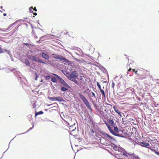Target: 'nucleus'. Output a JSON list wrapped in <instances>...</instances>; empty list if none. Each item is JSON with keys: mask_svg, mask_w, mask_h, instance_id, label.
<instances>
[{"mask_svg": "<svg viewBox=\"0 0 159 159\" xmlns=\"http://www.w3.org/2000/svg\"><path fill=\"white\" fill-rule=\"evenodd\" d=\"M113 140L112 137L107 134H105L103 136L101 137L100 139L101 143L105 145H110L111 143V141Z\"/></svg>", "mask_w": 159, "mask_h": 159, "instance_id": "nucleus-1", "label": "nucleus"}, {"mask_svg": "<svg viewBox=\"0 0 159 159\" xmlns=\"http://www.w3.org/2000/svg\"><path fill=\"white\" fill-rule=\"evenodd\" d=\"M134 157L133 154L132 155L129 154H125L121 151H120V152H118V153L115 154V157L118 159H130L131 157Z\"/></svg>", "mask_w": 159, "mask_h": 159, "instance_id": "nucleus-2", "label": "nucleus"}, {"mask_svg": "<svg viewBox=\"0 0 159 159\" xmlns=\"http://www.w3.org/2000/svg\"><path fill=\"white\" fill-rule=\"evenodd\" d=\"M146 71L144 69H139L137 75L141 79H144L146 78Z\"/></svg>", "mask_w": 159, "mask_h": 159, "instance_id": "nucleus-3", "label": "nucleus"}, {"mask_svg": "<svg viewBox=\"0 0 159 159\" xmlns=\"http://www.w3.org/2000/svg\"><path fill=\"white\" fill-rule=\"evenodd\" d=\"M28 58L32 61L38 62L39 63H42L45 64V62L41 60L39 57H37L36 56H32V55H28L27 56Z\"/></svg>", "mask_w": 159, "mask_h": 159, "instance_id": "nucleus-4", "label": "nucleus"}, {"mask_svg": "<svg viewBox=\"0 0 159 159\" xmlns=\"http://www.w3.org/2000/svg\"><path fill=\"white\" fill-rule=\"evenodd\" d=\"M79 97H80L83 102L86 105L88 108L90 109H91V107L89 103L86 98L81 93H78Z\"/></svg>", "mask_w": 159, "mask_h": 159, "instance_id": "nucleus-5", "label": "nucleus"}, {"mask_svg": "<svg viewBox=\"0 0 159 159\" xmlns=\"http://www.w3.org/2000/svg\"><path fill=\"white\" fill-rule=\"evenodd\" d=\"M78 75V74L76 71H73L69 75L68 79L70 80L71 79H73L77 77Z\"/></svg>", "mask_w": 159, "mask_h": 159, "instance_id": "nucleus-6", "label": "nucleus"}, {"mask_svg": "<svg viewBox=\"0 0 159 159\" xmlns=\"http://www.w3.org/2000/svg\"><path fill=\"white\" fill-rule=\"evenodd\" d=\"M110 131L113 135L119 136V134L117 133L118 131V129L117 127H114L113 128V130L111 129H111H110Z\"/></svg>", "mask_w": 159, "mask_h": 159, "instance_id": "nucleus-7", "label": "nucleus"}, {"mask_svg": "<svg viewBox=\"0 0 159 159\" xmlns=\"http://www.w3.org/2000/svg\"><path fill=\"white\" fill-rule=\"evenodd\" d=\"M59 82L62 84L63 85L65 86L66 87L68 88H70V86L68 85V84L66 83L63 80V79L61 77H60L57 79Z\"/></svg>", "mask_w": 159, "mask_h": 159, "instance_id": "nucleus-8", "label": "nucleus"}, {"mask_svg": "<svg viewBox=\"0 0 159 159\" xmlns=\"http://www.w3.org/2000/svg\"><path fill=\"white\" fill-rule=\"evenodd\" d=\"M49 99L52 101H56L59 102L62 101L63 100L62 98L59 97H49Z\"/></svg>", "mask_w": 159, "mask_h": 159, "instance_id": "nucleus-9", "label": "nucleus"}, {"mask_svg": "<svg viewBox=\"0 0 159 159\" xmlns=\"http://www.w3.org/2000/svg\"><path fill=\"white\" fill-rule=\"evenodd\" d=\"M112 147L113 149L115 151L116 154L118 153V152H120L121 151V148L119 146L113 144Z\"/></svg>", "mask_w": 159, "mask_h": 159, "instance_id": "nucleus-10", "label": "nucleus"}, {"mask_svg": "<svg viewBox=\"0 0 159 159\" xmlns=\"http://www.w3.org/2000/svg\"><path fill=\"white\" fill-rule=\"evenodd\" d=\"M140 143L142 144L141 145L143 147H145L147 148H150L151 146L150 145V144L148 143H146L145 142H141Z\"/></svg>", "mask_w": 159, "mask_h": 159, "instance_id": "nucleus-11", "label": "nucleus"}, {"mask_svg": "<svg viewBox=\"0 0 159 159\" xmlns=\"http://www.w3.org/2000/svg\"><path fill=\"white\" fill-rule=\"evenodd\" d=\"M79 83L80 85L82 86H83L85 84V82L84 81V78L82 77H81L80 78V79L79 82Z\"/></svg>", "mask_w": 159, "mask_h": 159, "instance_id": "nucleus-12", "label": "nucleus"}, {"mask_svg": "<svg viewBox=\"0 0 159 159\" xmlns=\"http://www.w3.org/2000/svg\"><path fill=\"white\" fill-rule=\"evenodd\" d=\"M41 55L43 57L47 60H48L50 58V57L48 55L46 54L43 52H42Z\"/></svg>", "mask_w": 159, "mask_h": 159, "instance_id": "nucleus-13", "label": "nucleus"}, {"mask_svg": "<svg viewBox=\"0 0 159 159\" xmlns=\"http://www.w3.org/2000/svg\"><path fill=\"white\" fill-rule=\"evenodd\" d=\"M137 132V129L133 127L132 128V130L131 131V133H132L133 135H134L136 136V134Z\"/></svg>", "mask_w": 159, "mask_h": 159, "instance_id": "nucleus-14", "label": "nucleus"}, {"mask_svg": "<svg viewBox=\"0 0 159 159\" xmlns=\"http://www.w3.org/2000/svg\"><path fill=\"white\" fill-rule=\"evenodd\" d=\"M100 92L101 93L102 95L103 96V97L104 99H105L106 98V96L105 95V93L104 90L102 89H100Z\"/></svg>", "mask_w": 159, "mask_h": 159, "instance_id": "nucleus-15", "label": "nucleus"}, {"mask_svg": "<svg viewBox=\"0 0 159 159\" xmlns=\"http://www.w3.org/2000/svg\"><path fill=\"white\" fill-rule=\"evenodd\" d=\"M108 122L111 125L112 127H114L115 125L113 119H110L108 121Z\"/></svg>", "mask_w": 159, "mask_h": 159, "instance_id": "nucleus-16", "label": "nucleus"}, {"mask_svg": "<svg viewBox=\"0 0 159 159\" xmlns=\"http://www.w3.org/2000/svg\"><path fill=\"white\" fill-rule=\"evenodd\" d=\"M113 109L114 111L118 114H120V113L121 112L117 108H116V106H114L113 107Z\"/></svg>", "mask_w": 159, "mask_h": 159, "instance_id": "nucleus-17", "label": "nucleus"}, {"mask_svg": "<svg viewBox=\"0 0 159 159\" xmlns=\"http://www.w3.org/2000/svg\"><path fill=\"white\" fill-rule=\"evenodd\" d=\"M24 63L27 66H30V62L27 59H25L24 61Z\"/></svg>", "mask_w": 159, "mask_h": 159, "instance_id": "nucleus-18", "label": "nucleus"}, {"mask_svg": "<svg viewBox=\"0 0 159 159\" xmlns=\"http://www.w3.org/2000/svg\"><path fill=\"white\" fill-rule=\"evenodd\" d=\"M70 80L74 82L77 85H79V86L80 85L79 83L77 82V81L76 80V79L75 78H73V79H72L71 80Z\"/></svg>", "mask_w": 159, "mask_h": 159, "instance_id": "nucleus-19", "label": "nucleus"}, {"mask_svg": "<svg viewBox=\"0 0 159 159\" xmlns=\"http://www.w3.org/2000/svg\"><path fill=\"white\" fill-rule=\"evenodd\" d=\"M122 121L123 124H127V120L126 118H123L122 119Z\"/></svg>", "mask_w": 159, "mask_h": 159, "instance_id": "nucleus-20", "label": "nucleus"}, {"mask_svg": "<svg viewBox=\"0 0 159 159\" xmlns=\"http://www.w3.org/2000/svg\"><path fill=\"white\" fill-rule=\"evenodd\" d=\"M43 113V112L42 111H40L39 112H36L35 113V116H36L42 114Z\"/></svg>", "mask_w": 159, "mask_h": 159, "instance_id": "nucleus-21", "label": "nucleus"}, {"mask_svg": "<svg viewBox=\"0 0 159 159\" xmlns=\"http://www.w3.org/2000/svg\"><path fill=\"white\" fill-rule=\"evenodd\" d=\"M51 81L53 83H56L57 82V80L55 77H53L51 79Z\"/></svg>", "mask_w": 159, "mask_h": 159, "instance_id": "nucleus-22", "label": "nucleus"}, {"mask_svg": "<svg viewBox=\"0 0 159 159\" xmlns=\"http://www.w3.org/2000/svg\"><path fill=\"white\" fill-rule=\"evenodd\" d=\"M51 79V76L49 75L46 76L45 77V80H48Z\"/></svg>", "mask_w": 159, "mask_h": 159, "instance_id": "nucleus-23", "label": "nucleus"}, {"mask_svg": "<svg viewBox=\"0 0 159 159\" xmlns=\"http://www.w3.org/2000/svg\"><path fill=\"white\" fill-rule=\"evenodd\" d=\"M105 124L106 125L107 127L108 128V129L110 131V129H111V127H110V125H109V124L107 123V122H105Z\"/></svg>", "mask_w": 159, "mask_h": 159, "instance_id": "nucleus-24", "label": "nucleus"}, {"mask_svg": "<svg viewBox=\"0 0 159 159\" xmlns=\"http://www.w3.org/2000/svg\"><path fill=\"white\" fill-rule=\"evenodd\" d=\"M105 124L106 125L107 127L108 128V129L110 131V129H111V127H110V125H109V124L107 123V122H105Z\"/></svg>", "mask_w": 159, "mask_h": 159, "instance_id": "nucleus-25", "label": "nucleus"}, {"mask_svg": "<svg viewBox=\"0 0 159 159\" xmlns=\"http://www.w3.org/2000/svg\"><path fill=\"white\" fill-rule=\"evenodd\" d=\"M105 124L106 125L107 127L108 128V129L110 131V129H111V127H110V125H109V124L107 123V122H105Z\"/></svg>", "mask_w": 159, "mask_h": 159, "instance_id": "nucleus-26", "label": "nucleus"}, {"mask_svg": "<svg viewBox=\"0 0 159 159\" xmlns=\"http://www.w3.org/2000/svg\"><path fill=\"white\" fill-rule=\"evenodd\" d=\"M68 90V89H67L66 88H65L64 87H62L61 88V90L63 92L66 91L67 90Z\"/></svg>", "mask_w": 159, "mask_h": 159, "instance_id": "nucleus-27", "label": "nucleus"}, {"mask_svg": "<svg viewBox=\"0 0 159 159\" xmlns=\"http://www.w3.org/2000/svg\"><path fill=\"white\" fill-rule=\"evenodd\" d=\"M32 9H33V10H34L35 11H37V10L36 8V7H34V9H33V7L32 6L31 7H30V8H29V10L31 11Z\"/></svg>", "mask_w": 159, "mask_h": 159, "instance_id": "nucleus-28", "label": "nucleus"}, {"mask_svg": "<svg viewBox=\"0 0 159 159\" xmlns=\"http://www.w3.org/2000/svg\"><path fill=\"white\" fill-rule=\"evenodd\" d=\"M96 84H97V86L98 87V88L99 89V90L101 89V85L98 83V82H97V83H96Z\"/></svg>", "mask_w": 159, "mask_h": 159, "instance_id": "nucleus-29", "label": "nucleus"}, {"mask_svg": "<svg viewBox=\"0 0 159 159\" xmlns=\"http://www.w3.org/2000/svg\"><path fill=\"white\" fill-rule=\"evenodd\" d=\"M132 70L133 72H135V74L136 75H137L138 73V70H136L135 69H134Z\"/></svg>", "mask_w": 159, "mask_h": 159, "instance_id": "nucleus-30", "label": "nucleus"}, {"mask_svg": "<svg viewBox=\"0 0 159 159\" xmlns=\"http://www.w3.org/2000/svg\"><path fill=\"white\" fill-rule=\"evenodd\" d=\"M52 74L53 75H54L56 76V78L57 79H58L60 77V76L59 75H57L56 74L54 73H53Z\"/></svg>", "mask_w": 159, "mask_h": 159, "instance_id": "nucleus-31", "label": "nucleus"}, {"mask_svg": "<svg viewBox=\"0 0 159 159\" xmlns=\"http://www.w3.org/2000/svg\"><path fill=\"white\" fill-rule=\"evenodd\" d=\"M35 75H36V78L35 79L36 80H37V78L38 77V75L37 73L36 72H35Z\"/></svg>", "mask_w": 159, "mask_h": 159, "instance_id": "nucleus-32", "label": "nucleus"}, {"mask_svg": "<svg viewBox=\"0 0 159 159\" xmlns=\"http://www.w3.org/2000/svg\"><path fill=\"white\" fill-rule=\"evenodd\" d=\"M92 97L93 98H96V96L95 94L93 92H92Z\"/></svg>", "mask_w": 159, "mask_h": 159, "instance_id": "nucleus-33", "label": "nucleus"}, {"mask_svg": "<svg viewBox=\"0 0 159 159\" xmlns=\"http://www.w3.org/2000/svg\"><path fill=\"white\" fill-rule=\"evenodd\" d=\"M3 52V51L2 50V49L0 47V54Z\"/></svg>", "mask_w": 159, "mask_h": 159, "instance_id": "nucleus-34", "label": "nucleus"}, {"mask_svg": "<svg viewBox=\"0 0 159 159\" xmlns=\"http://www.w3.org/2000/svg\"><path fill=\"white\" fill-rule=\"evenodd\" d=\"M115 86V83L114 82H112L111 84V87L112 88H114Z\"/></svg>", "mask_w": 159, "mask_h": 159, "instance_id": "nucleus-35", "label": "nucleus"}, {"mask_svg": "<svg viewBox=\"0 0 159 159\" xmlns=\"http://www.w3.org/2000/svg\"><path fill=\"white\" fill-rule=\"evenodd\" d=\"M152 151H154L156 154H157L159 156V153L156 152V151L155 150H153V149H152Z\"/></svg>", "mask_w": 159, "mask_h": 159, "instance_id": "nucleus-36", "label": "nucleus"}, {"mask_svg": "<svg viewBox=\"0 0 159 159\" xmlns=\"http://www.w3.org/2000/svg\"><path fill=\"white\" fill-rule=\"evenodd\" d=\"M24 44L26 46L28 45V44L27 43H24Z\"/></svg>", "mask_w": 159, "mask_h": 159, "instance_id": "nucleus-37", "label": "nucleus"}, {"mask_svg": "<svg viewBox=\"0 0 159 159\" xmlns=\"http://www.w3.org/2000/svg\"><path fill=\"white\" fill-rule=\"evenodd\" d=\"M131 70V68H129L128 70V71H130Z\"/></svg>", "mask_w": 159, "mask_h": 159, "instance_id": "nucleus-38", "label": "nucleus"}, {"mask_svg": "<svg viewBox=\"0 0 159 159\" xmlns=\"http://www.w3.org/2000/svg\"><path fill=\"white\" fill-rule=\"evenodd\" d=\"M75 129H76V128L75 127L74 129H72L71 131L72 132V131H73Z\"/></svg>", "mask_w": 159, "mask_h": 159, "instance_id": "nucleus-39", "label": "nucleus"}, {"mask_svg": "<svg viewBox=\"0 0 159 159\" xmlns=\"http://www.w3.org/2000/svg\"><path fill=\"white\" fill-rule=\"evenodd\" d=\"M33 14L34 15H35V16L37 15V14L36 12H35V13H34Z\"/></svg>", "mask_w": 159, "mask_h": 159, "instance_id": "nucleus-40", "label": "nucleus"}, {"mask_svg": "<svg viewBox=\"0 0 159 159\" xmlns=\"http://www.w3.org/2000/svg\"><path fill=\"white\" fill-rule=\"evenodd\" d=\"M3 15L4 16H5L7 15V14L6 13H4Z\"/></svg>", "mask_w": 159, "mask_h": 159, "instance_id": "nucleus-41", "label": "nucleus"}, {"mask_svg": "<svg viewBox=\"0 0 159 159\" xmlns=\"http://www.w3.org/2000/svg\"><path fill=\"white\" fill-rule=\"evenodd\" d=\"M118 115L121 117L122 116V115L121 114V112L120 113V114H118Z\"/></svg>", "mask_w": 159, "mask_h": 159, "instance_id": "nucleus-42", "label": "nucleus"}, {"mask_svg": "<svg viewBox=\"0 0 159 159\" xmlns=\"http://www.w3.org/2000/svg\"><path fill=\"white\" fill-rule=\"evenodd\" d=\"M35 106H33V108H35Z\"/></svg>", "mask_w": 159, "mask_h": 159, "instance_id": "nucleus-43", "label": "nucleus"}, {"mask_svg": "<svg viewBox=\"0 0 159 159\" xmlns=\"http://www.w3.org/2000/svg\"><path fill=\"white\" fill-rule=\"evenodd\" d=\"M0 8L1 9H2L3 8V7L2 6H1Z\"/></svg>", "mask_w": 159, "mask_h": 159, "instance_id": "nucleus-44", "label": "nucleus"}, {"mask_svg": "<svg viewBox=\"0 0 159 159\" xmlns=\"http://www.w3.org/2000/svg\"><path fill=\"white\" fill-rule=\"evenodd\" d=\"M71 126H70V129H71Z\"/></svg>", "mask_w": 159, "mask_h": 159, "instance_id": "nucleus-45", "label": "nucleus"}, {"mask_svg": "<svg viewBox=\"0 0 159 159\" xmlns=\"http://www.w3.org/2000/svg\"><path fill=\"white\" fill-rule=\"evenodd\" d=\"M92 132L94 133V131L93 129L92 130Z\"/></svg>", "mask_w": 159, "mask_h": 159, "instance_id": "nucleus-46", "label": "nucleus"}, {"mask_svg": "<svg viewBox=\"0 0 159 159\" xmlns=\"http://www.w3.org/2000/svg\"><path fill=\"white\" fill-rule=\"evenodd\" d=\"M2 11H5V10H2Z\"/></svg>", "mask_w": 159, "mask_h": 159, "instance_id": "nucleus-47", "label": "nucleus"}, {"mask_svg": "<svg viewBox=\"0 0 159 159\" xmlns=\"http://www.w3.org/2000/svg\"><path fill=\"white\" fill-rule=\"evenodd\" d=\"M30 52H33L32 51H30Z\"/></svg>", "mask_w": 159, "mask_h": 159, "instance_id": "nucleus-48", "label": "nucleus"}, {"mask_svg": "<svg viewBox=\"0 0 159 159\" xmlns=\"http://www.w3.org/2000/svg\"><path fill=\"white\" fill-rule=\"evenodd\" d=\"M68 125H69V123H68Z\"/></svg>", "mask_w": 159, "mask_h": 159, "instance_id": "nucleus-49", "label": "nucleus"}, {"mask_svg": "<svg viewBox=\"0 0 159 159\" xmlns=\"http://www.w3.org/2000/svg\"><path fill=\"white\" fill-rule=\"evenodd\" d=\"M33 127H34V125H33V127H32V128H33Z\"/></svg>", "mask_w": 159, "mask_h": 159, "instance_id": "nucleus-50", "label": "nucleus"}, {"mask_svg": "<svg viewBox=\"0 0 159 159\" xmlns=\"http://www.w3.org/2000/svg\"><path fill=\"white\" fill-rule=\"evenodd\" d=\"M131 157V158H130V159H131V157Z\"/></svg>", "mask_w": 159, "mask_h": 159, "instance_id": "nucleus-51", "label": "nucleus"}]
</instances>
